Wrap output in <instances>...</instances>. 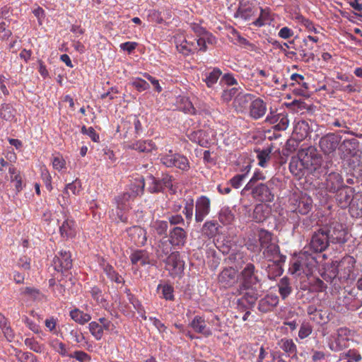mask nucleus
<instances>
[{
	"instance_id": "nucleus-6",
	"label": "nucleus",
	"mask_w": 362,
	"mask_h": 362,
	"mask_svg": "<svg viewBox=\"0 0 362 362\" xmlns=\"http://www.w3.org/2000/svg\"><path fill=\"white\" fill-rule=\"evenodd\" d=\"M330 243L327 234L321 228L312 235L309 248L315 252H322L327 249Z\"/></svg>"
},
{
	"instance_id": "nucleus-28",
	"label": "nucleus",
	"mask_w": 362,
	"mask_h": 362,
	"mask_svg": "<svg viewBox=\"0 0 362 362\" xmlns=\"http://www.w3.org/2000/svg\"><path fill=\"white\" fill-rule=\"evenodd\" d=\"M8 172L11 175L10 180L15 186L16 192H19L22 190V177L20 175L19 171L13 166H11L8 168Z\"/></svg>"
},
{
	"instance_id": "nucleus-57",
	"label": "nucleus",
	"mask_w": 362,
	"mask_h": 362,
	"mask_svg": "<svg viewBox=\"0 0 362 362\" xmlns=\"http://www.w3.org/2000/svg\"><path fill=\"white\" fill-rule=\"evenodd\" d=\"M246 173H242L239 175H236L234 176L230 180V184L234 188H238L243 182V180L245 178Z\"/></svg>"
},
{
	"instance_id": "nucleus-40",
	"label": "nucleus",
	"mask_w": 362,
	"mask_h": 362,
	"mask_svg": "<svg viewBox=\"0 0 362 362\" xmlns=\"http://www.w3.org/2000/svg\"><path fill=\"white\" fill-rule=\"evenodd\" d=\"M265 180V176L260 172H256L252 177L250 180L247 184L245 185L244 190H250L251 187H255L256 185L262 184L260 181Z\"/></svg>"
},
{
	"instance_id": "nucleus-64",
	"label": "nucleus",
	"mask_w": 362,
	"mask_h": 362,
	"mask_svg": "<svg viewBox=\"0 0 362 362\" xmlns=\"http://www.w3.org/2000/svg\"><path fill=\"white\" fill-rule=\"evenodd\" d=\"M133 148L138 150L140 152H148L151 151V144H146V142L133 144Z\"/></svg>"
},
{
	"instance_id": "nucleus-53",
	"label": "nucleus",
	"mask_w": 362,
	"mask_h": 362,
	"mask_svg": "<svg viewBox=\"0 0 362 362\" xmlns=\"http://www.w3.org/2000/svg\"><path fill=\"white\" fill-rule=\"evenodd\" d=\"M238 89L235 88H232L228 90H225L222 93V98L224 101H230L231 99L237 95Z\"/></svg>"
},
{
	"instance_id": "nucleus-11",
	"label": "nucleus",
	"mask_w": 362,
	"mask_h": 362,
	"mask_svg": "<svg viewBox=\"0 0 362 362\" xmlns=\"http://www.w3.org/2000/svg\"><path fill=\"white\" fill-rule=\"evenodd\" d=\"M128 235L131 240L136 246H144L147 240L146 230L138 226H134L127 230Z\"/></svg>"
},
{
	"instance_id": "nucleus-38",
	"label": "nucleus",
	"mask_w": 362,
	"mask_h": 362,
	"mask_svg": "<svg viewBox=\"0 0 362 362\" xmlns=\"http://www.w3.org/2000/svg\"><path fill=\"white\" fill-rule=\"evenodd\" d=\"M281 348L288 354H296V346L292 339H283L281 341Z\"/></svg>"
},
{
	"instance_id": "nucleus-50",
	"label": "nucleus",
	"mask_w": 362,
	"mask_h": 362,
	"mask_svg": "<svg viewBox=\"0 0 362 362\" xmlns=\"http://www.w3.org/2000/svg\"><path fill=\"white\" fill-rule=\"evenodd\" d=\"M92 297L97 301L98 303L104 304L105 299L104 298L101 290L98 287H93L90 291Z\"/></svg>"
},
{
	"instance_id": "nucleus-4",
	"label": "nucleus",
	"mask_w": 362,
	"mask_h": 362,
	"mask_svg": "<svg viewBox=\"0 0 362 362\" xmlns=\"http://www.w3.org/2000/svg\"><path fill=\"white\" fill-rule=\"evenodd\" d=\"M332 244L343 245L347 241V232L344 226L337 221L322 228Z\"/></svg>"
},
{
	"instance_id": "nucleus-46",
	"label": "nucleus",
	"mask_w": 362,
	"mask_h": 362,
	"mask_svg": "<svg viewBox=\"0 0 362 362\" xmlns=\"http://www.w3.org/2000/svg\"><path fill=\"white\" fill-rule=\"evenodd\" d=\"M127 210H123L121 207L117 206L116 209L112 210V216L117 221H121L123 223H127L128 218L125 215V211Z\"/></svg>"
},
{
	"instance_id": "nucleus-8",
	"label": "nucleus",
	"mask_w": 362,
	"mask_h": 362,
	"mask_svg": "<svg viewBox=\"0 0 362 362\" xmlns=\"http://www.w3.org/2000/svg\"><path fill=\"white\" fill-rule=\"evenodd\" d=\"M313 207V200L307 194H301L294 197L291 203V211L296 213L305 215L309 213Z\"/></svg>"
},
{
	"instance_id": "nucleus-33",
	"label": "nucleus",
	"mask_w": 362,
	"mask_h": 362,
	"mask_svg": "<svg viewBox=\"0 0 362 362\" xmlns=\"http://www.w3.org/2000/svg\"><path fill=\"white\" fill-rule=\"evenodd\" d=\"M202 234L206 237L211 238L218 233V223L216 221L206 222L202 229Z\"/></svg>"
},
{
	"instance_id": "nucleus-20",
	"label": "nucleus",
	"mask_w": 362,
	"mask_h": 362,
	"mask_svg": "<svg viewBox=\"0 0 362 362\" xmlns=\"http://www.w3.org/2000/svg\"><path fill=\"white\" fill-rule=\"evenodd\" d=\"M187 238L186 232L180 227H175L170 232L169 241L172 245H183Z\"/></svg>"
},
{
	"instance_id": "nucleus-39",
	"label": "nucleus",
	"mask_w": 362,
	"mask_h": 362,
	"mask_svg": "<svg viewBox=\"0 0 362 362\" xmlns=\"http://www.w3.org/2000/svg\"><path fill=\"white\" fill-rule=\"evenodd\" d=\"M309 284L311 290L314 292H322L327 288V284L320 278H313Z\"/></svg>"
},
{
	"instance_id": "nucleus-62",
	"label": "nucleus",
	"mask_w": 362,
	"mask_h": 362,
	"mask_svg": "<svg viewBox=\"0 0 362 362\" xmlns=\"http://www.w3.org/2000/svg\"><path fill=\"white\" fill-rule=\"evenodd\" d=\"M177 49L179 52L183 54L184 55H188L192 52L189 44L187 41L181 43L179 45H177Z\"/></svg>"
},
{
	"instance_id": "nucleus-26",
	"label": "nucleus",
	"mask_w": 362,
	"mask_h": 362,
	"mask_svg": "<svg viewBox=\"0 0 362 362\" xmlns=\"http://www.w3.org/2000/svg\"><path fill=\"white\" fill-rule=\"evenodd\" d=\"M61 235L62 237L73 238L76 235L74 222L68 218H65L62 226L59 227Z\"/></svg>"
},
{
	"instance_id": "nucleus-10",
	"label": "nucleus",
	"mask_w": 362,
	"mask_h": 362,
	"mask_svg": "<svg viewBox=\"0 0 362 362\" xmlns=\"http://www.w3.org/2000/svg\"><path fill=\"white\" fill-rule=\"evenodd\" d=\"M165 267L171 275H176L182 271L184 264L180 260L178 252H171L165 260Z\"/></svg>"
},
{
	"instance_id": "nucleus-24",
	"label": "nucleus",
	"mask_w": 362,
	"mask_h": 362,
	"mask_svg": "<svg viewBox=\"0 0 362 362\" xmlns=\"http://www.w3.org/2000/svg\"><path fill=\"white\" fill-rule=\"evenodd\" d=\"M358 147L359 141L355 138L346 139L340 145L341 150L350 156H354Z\"/></svg>"
},
{
	"instance_id": "nucleus-58",
	"label": "nucleus",
	"mask_w": 362,
	"mask_h": 362,
	"mask_svg": "<svg viewBox=\"0 0 362 362\" xmlns=\"http://www.w3.org/2000/svg\"><path fill=\"white\" fill-rule=\"evenodd\" d=\"M25 344L26 346H28L30 349L33 351L40 353L42 351L41 346L38 344L37 341L33 340V339H26L25 340Z\"/></svg>"
},
{
	"instance_id": "nucleus-51",
	"label": "nucleus",
	"mask_w": 362,
	"mask_h": 362,
	"mask_svg": "<svg viewBox=\"0 0 362 362\" xmlns=\"http://www.w3.org/2000/svg\"><path fill=\"white\" fill-rule=\"evenodd\" d=\"M341 261H332L330 264L329 273H330L334 278H336L340 274Z\"/></svg>"
},
{
	"instance_id": "nucleus-29",
	"label": "nucleus",
	"mask_w": 362,
	"mask_h": 362,
	"mask_svg": "<svg viewBox=\"0 0 362 362\" xmlns=\"http://www.w3.org/2000/svg\"><path fill=\"white\" fill-rule=\"evenodd\" d=\"M245 290L247 292L244 295V298L250 305L255 304L256 300L262 296V288L257 287L255 288H242V291Z\"/></svg>"
},
{
	"instance_id": "nucleus-13",
	"label": "nucleus",
	"mask_w": 362,
	"mask_h": 362,
	"mask_svg": "<svg viewBox=\"0 0 362 362\" xmlns=\"http://www.w3.org/2000/svg\"><path fill=\"white\" fill-rule=\"evenodd\" d=\"M53 265L58 272L69 269L72 267L70 253L66 251L60 252L59 255L54 258Z\"/></svg>"
},
{
	"instance_id": "nucleus-3",
	"label": "nucleus",
	"mask_w": 362,
	"mask_h": 362,
	"mask_svg": "<svg viewBox=\"0 0 362 362\" xmlns=\"http://www.w3.org/2000/svg\"><path fill=\"white\" fill-rule=\"evenodd\" d=\"M298 156L308 170H316L321 165L322 156L314 146H311L299 150Z\"/></svg>"
},
{
	"instance_id": "nucleus-34",
	"label": "nucleus",
	"mask_w": 362,
	"mask_h": 362,
	"mask_svg": "<svg viewBox=\"0 0 362 362\" xmlns=\"http://www.w3.org/2000/svg\"><path fill=\"white\" fill-rule=\"evenodd\" d=\"M70 316L71 319H73L76 322H78L81 325L85 324L90 320L91 317L89 314L84 313L82 311H80L78 309H75L70 312Z\"/></svg>"
},
{
	"instance_id": "nucleus-49",
	"label": "nucleus",
	"mask_w": 362,
	"mask_h": 362,
	"mask_svg": "<svg viewBox=\"0 0 362 362\" xmlns=\"http://www.w3.org/2000/svg\"><path fill=\"white\" fill-rule=\"evenodd\" d=\"M176 154H172L171 151H170L169 154H166L160 158L161 163L167 167H173L175 165V159Z\"/></svg>"
},
{
	"instance_id": "nucleus-35",
	"label": "nucleus",
	"mask_w": 362,
	"mask_h": 362,
	"mask_svg": "<svg viewBox=\"0 0 362 362\" xmlns=\"http://www.w3.org/2000/svg\"><path fill=\"white\" fill-rule=\"evenodd\" d=\"M258 237L262 249L274 243H272V234L266 230L261 229L259 231Z\"/></svg>"
},
{
	"instance_id": "nucleus-25",
	"label": "nucleus",
	"mask_w": 362,
	"mask_h": 362,
	"mask_svg": "<svg viewBox=\"0 0 362 362\" xmlns=\"http://www.w3.org/2000/svg\"><path fill=\"white\" fill-rule=\"evenodd\" d=\"M251 100L250 95L238 93L234 99L233 106L237 111L243 112Z\"/></svg>"
},
{
	"instance_id": "nucleus-52",
	"label": "nucleus",
	"mask_w": 362,
	"mask_h": 362,
	"mask_svg": "<svg viewBox=\"0 0 362 362\" xmlns=\"http://www.w3.org/2000/svg\"><path fill=\"white\" fill-rule=\"evenodd\" d=\"M288 122L289 120L287 116L281 115L278 123L275 125V129L279 131L285 130L288 127Z\"/></svg>"
},
{
	"instance_id": "nucleus-54",
	"label": "nucleus",
	"mask_w": 362,
	"mask_h": 362,
	"mask_svg": "<svg viewBox=\"0 0 362 362\" xmlns=\"http://www.w3.org/2000/svg\"><path fill=\"white\" fill-rule=\"evenodd\" d=\"M312 332V327L311 326L308 324H302L299 332H298V337L300 339H304L307 337H308Z\"/></svg>"
},
{
	"instance_id": "nucleus-32",
	"label": "nucleus",
	"mask_w": 362,
	"mask_h": 362,
	"mask_svg": "<svg viewBox=\"0 0 362 362\" xmlns=\"http://www.w3.org/2000/svg\"><path fill=\"white\" fill-rule=\"evenodd\" d=\"M16 110L11 104L3 103L0 107V117L6 120L11 121L15 117Z\"/></svg>"
},
{
	"instance_id": "nucleus-19",
	"label": "nucleus",
	"mask_w": 362,
	"mask_h": 362,
	"mask_svg": "<svg viewBox=\"0 0 362 362\" xmlns=\"http://www.w3.org/2000/svg\"><path fill=\"white\" fill-rule=\"evenodd\" d=\"M326 182L327 187L329 192H335L344 187L341 176L337 173H329Z\"/></svg>"
},
{
	"instance_id": "nucleus-21",
	"label": "nucleus",
	"mask_w": 362,
	"mask_h": 362,
	"mask_svg": "<svg viewBox=\"0 0 362 362\" xmlns=\"http://www.w3.org/2000/svg\"><path fill=\"white\" fill-rule=\"evenodd\" d=\"M192 329L198 333L202 334L204 337L211 335V331L206 327V322L204 318L200 316H196L190 323Z\"/></svg>"
},
{
	"instance_id": "nucleus-31",
	"label": "nucleus",
	"mask_w": 362,
	"mask_h": 362,
	"mask_svg": "<svg viewBox=\"0 0 362 362\" xmlns=\"http://www.w3.org/2000/svg\"><path fill=\"white\" fill-rule=\"evenodd\" d=\"M279 292L281 298L284 300L291 293L292 288L290 284V280L288 277L285 276L281 279L278 284Z\"/></svg>"
},
{
	"instance_id": "nucleus-30",
	"label": "nucleus",
	"mask_w": 362,
	"mask_h": 362,
	"mask_svg": "<svg viewBox=\"0 0 362 362\" xmlns=\"http://www.w3.org/2000/svg\"><path fill=\"white\" fill-rule=\"evenodd\" d=\"M309 129L308 122L300 121L296 124L293 134L298 136L297 139L302 140L308 136Z\"/></svg>"
},
{
	"instance_id": "nucleus-2",
	"label": "nucleus",
	"mask_w": 362,
	"mask_h": 362,
	"mask_svg": "<svg viewBox=\"0 0 362 362\" xmlns=\"http://www.w3.org/2000/svg\"><path fill=\"white\" fill-rule=\"evenodd\" d=\"M242 282L239 288L237 290V293H242V288H255L257 287L262 288L261 279L257 275V270L253 264L249 263L241 272Z\"/></svg>"
},
{
	"instance_id": "nucleus-27",
	"label": "nucleus",
	"mask_w": 362,
	"mask_h": 362,
	"mask_svg": "<svg viewBox=\"0 0 362 362\" xmlns=\"http://www.w3.org/2000/svg\"><path fill=\"white\" fill-rule=\"evenodd\" d=\"M279 303V298L276 296L267 295L259 302V309L262 312H267L270 308L275 307Z\"/></svg>"
},
{
	"instance_id": "nucleus-22",
	"label": "nucleus",
	"mask_w": 362,
	"mask_h": 362,
	"mask_svg": "<svg viewBox=\"0 0 362 362\" xmlns=\"http://www.w3.org/2000/svg\"><path fill=\"white\" fill-rule=\"evenodd\" d=\"M352 189L347 187L337 191V200L341 208H346L350 204L352 201Z\"/></svg>"
},
{
	"instance_id": "nucleus-23",
	"label": "nucleus",
	"mask_w": 362,
	"mask_h": 362,
	"mask_svg": "<svg viewBox=\"0 0 362 362\" xmlns=\"http://www.w3.org/2000/svg\"><path fill=\"white\" fill-rule=\"evenodd\" d=\"M304 169H306L305 165L298 156L291 158L289 163V170L293 175L300 178L304 174Z\"/></svg>"
},
{
	"instance_id": "nucleus-63",
	"label": "nucleus",
	"mask_w": 362,
	"mask_h": 362,
	"mask_svg": "<svg viewBox=\"0 0 362 362\" xmlns=\"http://www.w3.org/2000/svg\"><path fill=\"white\" fill-rule=\"evenodd\" d=\"M297 139H288L286 144V150L288 152L294 151L298 146V142Z\"/></svg>"
},
{
	"instance_id": "nucleus-37",
	"label": "nucleus",
	"mask_w": 362,
	"mask_h": 362,
	"mask_svg": "<svg viewBox=\"0 0 362 362\" xmlns=\"http://www.w3.org/2000/svg\"><path fill=\"white\" fill-rule=\"evenodd\" d=\"M265 206L262 204H257L253 211V218L256 222H263L267 217L268 212L264 210Z\"/></svg>"
},
{
	"instance_id": "nucleus-42",
	"label": "nucleus",
	"mask_w": 362,
	"mask_h": 362,
	"mask_svg": "<svg viewBox=\"0 0 362 362\" xmlns=\"http://www.w3.org/2000/svg\"><path fill=\"white\" fill-rule=\"evenodd\" d=\"M131 198V194L128 192L123 193L116 197V202L118 207H121L123 210H128V202Z\"/></svg>"
},
{
	"instance_id": "nucleus-44",
	"label": "nucleus",
	"mask_w": 362,
	"mask_h": 362,
	"mask_svg": "<svg viewBox=\"0 0 362 362\" xmlns=\"http://www.w3.org/2000/svg\"><path fill=\"white\" fill-rule=\"evenodd\" d=\"M221 71L218 69H214L204 79L208 87H211L213 84L216 83L220 77Z\"/></svg>"
},
{
	"instance_id": "nucleus-59",
	"label": "nucleus",
	"mask_w": 362,
	"mask_h": 362,
	"mask_svg": "<svg viewBox=\"0 0 362 362\" xmlns=\"http://www.w3.org/2000/svg\"><path fill=\"white\" fill-rule=\"evenodd\" d=\"M8 25L5 22L0 23V37L3 40L8 39L12 34L11 31L7 28Z\"/></svg>"
},
{
	"instance_id": "nucleus-9",
	"label": "nucleus",
	"mask_w": 362,
	"mask_h": 362,
	"mask_svg": "<svg viewBox=\"0 0 362 362\" xmlns=\"http://www.w3.org/2000/svg\"><path fill=\"white\" fill-rule=\"evenodd\" d=\"M252 197L261 202H270L274 200V194L268 185L264 183L256 185L250 188Z\"/></svg>"
},
{
	"instance_id": "nucleus-55",
	"label": "nucleus",
	"mask_w": 362,
	"mask_h": 362,
	"mask_svg": "<svg viewBox=\"0 0 362 362\" xmlns=\"http://www.w3.org/2000/svg\"><path fill=\"white\" fill-rule=\"evenodd\" d=\"M252 16V9L250 8H239L235 13L236 17H240L244 20H247Z\"/></svg>"
},
{
	"instance_id": "nucleus-15",
	"label": "nucleus",
	"mask_w": 362,
	"mask_h": 362,
	"mask_svg": "<svg viewBox=\"0 0 362 362\" xmlns=\"http://www.w3.org/2000/svg\"><path fill=\"white\" fill-rule=\"evenodd\" d=\"M210 209V201L206 197H202L196 203L195 220L197 222H202L204 217L209 214Z\"/></svg>"
},
{
	"instance_id": "nucleus-56",
	"label": "nucleus",
	"mask_w": 362,
	"mask_h": 362,
	"mask_svg": "<svg viewBox=\"0 0 362 362\" xmlns=\"http://www.w3.org/2000/svg\"><path fill=\"white\" fill-rule=\"evenodd\" d=\"M70 357L76 358L78 361L81 362H85L86 361H90V357L85 352L81 351H74L73 354L69 355Z\"/></svg>"
},
{
	"instance_id": "nucleus-48",
	"label": "nucleus",
	"mask_w": 362,
	"mask_h": 362,
	"mask_svg": "<svg viewBox=\"0 0 362 362\" xmlns=\"http://www.w3.org/2000/svg\"><path fill=\"white\" fill-rule=\"evenodd\" d=\"M132 86L135 87V88L138 91H143L148 89L150 88L149 84L144 80L137 78L132 83Z\"/></svg>"
},
{
	"instance_id": "nucleus-17",
	"label": "nucleus",
	"mask_w": 362,
	"mask_h": 362,
	"mask_svg": "<svg viewBox=\"0 0 362 362\" xmlns=\"http://www.w3.org/2000/svg\"><path fill=\"white\" fill-rule=\"evenodd\" d=\"M266 104L262 99L257 98L251 102L250 105V115L254 119H259L266 113Z\"/></svg>"
},
{
	"instance_id": "nucleus-5",
	"label": "nucleus",
	"mask_w": 362,
	"mask_h": 362,
	"mask_svg": "<svg viewBox=\"0 0 362 362\" xmlns=\"http://www.w3.org/2000/svg\"><path fill=\"white\" fill-rule=\"evenodd\" d=\"M262 250L264 257L267 258L269 261L274 262L276 272V275L279 276L283 272L281 264L284 262L286 258L285 256L281 255L279 247L276 244L273 243Z\"/></svg>"
},
{
	"instance_id": "nucleus-12",
	"label": "nucleus",
	"mask_w": 362,
	"mask_h": 362,
	"mask_svg": "<svg viewBox=\"0 0 362 362\" xmlns=\"http://www.w3.org/2000/svg\"><path fill=\"white\" fill-rule=\"evenodd\" d=\"M218 282L223 287H230L238 282L237 270L233 267H227L218 275Z\"/></svg>"
},
{
	"instance_id": "nucleus-60",
	"label": "nucleus",
	"mask_w": 362,
	"mask_h": 362,
	"mask_svg": "<svg viewBox=\"0 0 362 362\" xmlns=\"http://www.w3.org/2000/svg\"><path fill=\"white\" fill-rule=\"evenodd\" d=\"M307 313L309 315L312 316L313 320H317V315H322V310H317L315 305H310L308 307Z\"/></svg>"
},
{
	"instance_id": "nucleus-1",
	"label": "nucleus",
	"mask_w": 362,
	"mask_h": 362,
	"mask_svg": "<svg viewBox=\"0 0 362 362\" xmlns=\"http://www.w3.org/2000/svg\"><path fill=\"white\" fill-rule=\"evenodd\" d=\"M279 49L285 56L291 59H298L303 62H313L315 54L313 52V46L306 39L295 38L288 42L279 45Z\"/></svg>"
},
{
	"instance_id": "nucleus-43",
	"label": "nucleus",
	"mask_w": 362,
	"mask_h": 362,
	"mask_svg": "<svg viewBox=\"0 0 362 362\" xmlns=\"http://www.w3.org/2000/svg\"><path fill=\"white\" fill-rule=\"evenodd\" d=\"M89 329L91 334L96 339H100L103 337V327L96 322H92L89 324Z\"/></svg>"
},
{
	"instance_id": "nucleus-7",
	"label": "nucleus",
	"mask_w": 362,
	"mask_h": 362,
	"mask_svg": "<svg viewBox=\"0 0 362 362\" xmlns=\"http://www.w3.org/2000/svg\"><path fill=\"white\" fill-rule=\"evenodd\" d=\"M341 140V136L334 133H329L320 139V147L325 155L334 154L339 147Z\"/></svg>"
},
{
	"instance_id": "nucleus-14",
	"label": "nucleus",
	"mask_w": 362,
	"mask_h": 362,
	"mask_svg": "<svg viewBox=\"0 0 362 362\" xmlns=\"http://www.w3.org/2000/svg\"><path fill=\"white\" fill-rule=\"evenodd\" d=\"M308 252L305 251L303 253V255L300 257V259H297L293 262L290 267L289 270L291 274H296L298 272H300L303 269V267L305 265L307 267H309V270L311 269L313 267H314L316 264L315 258L309 255V257L307 259H304L303 256L307 257Z\"/></svg>"
},
{
	"instance_id": "nucleus-45",
	"label": "nucleus",
	"mask_w": 362,
	"mask_h": 362,
	"mask_svg": "<svg viewBox=\"0 0 362 362\" xmlns=\"http://www.w3.org/2000/svg\"><path fill=\"white\" fill-rule=\"evenodd\" d=\"M272 153V148L268 147L262 151H259L257 154L259 159V165L262 167H264L267 161L270 158V153Z\"/></svg>"
},
{
	"instance_id": "nucleus-41",
	"label": "nucleus",
	"mask_w": 362,
	"mask_h": 362,
	"mask_svg": "<svg viewBox=\"0 0 362 362\" xmlns=\"http://www.w3.org/2000/svg\"><path fill=\"white\" fill-rule=\"evenodd\" d=\"M173 167H176L182 170H188L189 168V163L186 157L180 154H176L175 165Z\"/></svg>"
},
{
	"instance_id": "nucleus-18",
	"label": "nucleus",
	"mask_w": 362,
	"mask_h": 362,
	"mask_svg": "<svg viewBox=\"0 0 362 362\" xmlns=\"http://www.w3.org/2000/svg\"><path fill=\"white\" fill-rule=\"evenodd\" d=\"M187 136L192 141L196 142L203 147H208L211 141L209 134L204 130L192 132L189 133Z\"/></svg>"
},
{
	"instance_id": "nucleus-61",
	"label": "nucleus",
	"mask_w": 362,
	"mask_h": 362,
	"mask_svg": "<svg viewBox=\"0 0 362 362\" xmlns=\"http://www.w3.org/2000/svg\"><path fill=\"white\" fill-rule=\"evenodd\" d=\"M168 229V223L167 221H157L156 223V230L157 233L159 235L165 234Z\"/></svg>"
},
{
	"instance_id": "nucleus-36",
	"label": "nucleus",
	"mask_w": 362,
	"mask_h": 362,
	"mask_svg": "<svg viewBox=\"0 0 362 362\" xmlns=\"http://www.w3.org/2000/svg\"><path fill=\"white\" fill-rule=\"evenodd\" d=\"M171 243L169 240H161L159 242L157 249V254L159 257L169 255L171 252Z\"/></svg>"
},
{
	"instance_id": "nucleus-16",
	"label": "nucleus",
	"mask_w": 362,
	"mask_h": 362,
	"mask_svg": "<svg viewBox=\"0 0 362 362\" xmlns=\"http://www.w3.org/2000/svg\"><path fill=\"white\" fill-rule=\"evenodd\" d=\"M356 261L354 257L348 256L341 260L340 279L347 280L353 273Z\"/></svg>"
},
{
	"instance_id": "nucleus-47",
	"label": "nucleus",
	"mask_w": 362,
	"mask_h": 362,
	"mask_svg": "<svg viewBox=\"0 0 362 362\" xmlns=\"http://www.w3.org/2000/svg\"><path fill=\"white\" fill-rule=\"evenodd\" d=\"M104 271L107 274V275L114 281L117 283L122 282V277L115 272V271L113 269L111 265H106L104 267Z\"/></svg>"
}]
</instances>
